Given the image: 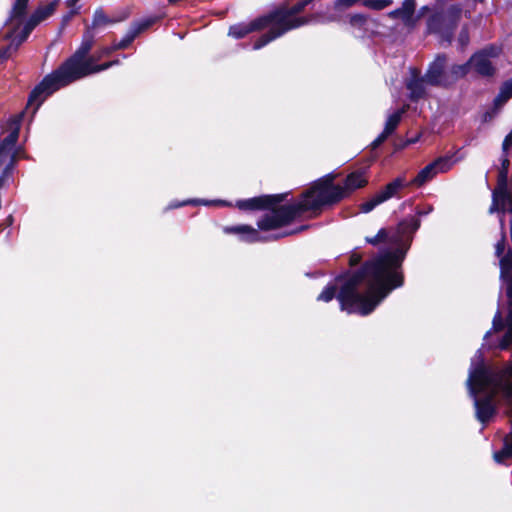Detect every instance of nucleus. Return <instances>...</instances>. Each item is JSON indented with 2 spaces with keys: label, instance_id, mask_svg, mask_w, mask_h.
I'll list each match as a JSON object with an SVG mask.
<instances>
[{
  "label": "nucleus",
  "instance_id": "nucleus-29",
  "mask_svg": "<svg viewBox=\"0 0 512 512\" xmlns=\"http://www.w3.org/2000/svg\"><path fill=\"white\" fill-rule=\"evenodd\" d=\"M156 20L157 19L155 17H149L141 21L134 22L131 25V29L138 36L140 33L150 28L156 22Z\"/></svg>",
  "mask_w": 512,
  "mask_h": 512
},
{
  "label": "nucleus",
  "instance_id": "nucleus-21",
  "mask_svg": "<svg viewBox=\"0 0 512 512\" xmlns=\"http://www.w3.org/2000/svg\"><path fill=\"white\" fill-rule=\"evenodd\" d=\"M405 111V108H400L393 112L391 115H389L383 129V131L386 132V135L391 136L395 132V130L397 129L398 125L401 122L402 116L405 113Z\"/></svg>",
  "mask_w": 512,
  "mask_h": 512
},
{
  "label": "nucleus",
  "instance_id": "nucleus-17",
  "mask_svg": "<svg viewBox=\"0 0 512 512\" xmlns=\"http://www.w3.org/2000/svg\"><path fill=\"white\" fill-rule=\"evenodd\" d=\"M19 138V127L13 129L1 142H0V165L10 153V150L15 146Z\"/></svg>",
  "mask_w": 512,
  "mask_h": 512
},
{
  "label": "nucleus",
  "instance_id": "nucleus-18",
  "mask_svg": "<svg viewBox=\"0 0 512 512\" xmlns=\"http://www.w3.org/2000/svg\"><path fill=\"white\" fill-rule=\"evenodd\" d=\"M121 19H115L107 16L102 8H97L94 11L92 23L86 27V29H91L94 32L95 29L104 27L109 24H115L119 22Z\"/></svg>",
  "mask_w": 512,
  "mask_h": 512
},
{
  "label": "nucleus",
  "instance_id": "nucleus-61",
  "mask_svg": "<svg viewBox=\"0 0 512 512\" xmlns=\"http://www.w3.org/2000/svg\"><path fill=\"white\" fill-rule=\"evenodd\" d=\"M507 401H508V402H510V403H512V397H511V399H510V400H507Z\"/></svg>",
  "mask_w": 512,
  "mask_h": 512
},
{
  "label": "nucleus",
  "instance_id": "nucleus-42",
  "mask_svg": "<svg viewBox=\"0 0 512 512\" xmlns=\"http://www.w3.org/2000/svg\"><path fill=\"white\" fill-rule=\"evenodd\" d=\"M499 370L503 381H512V361Z\"/></svg>",
  "mask_w": 512,
  "mask_h": 512
},
{
  "label": "nucleus",
  "instance_id": "nucleus-22",
  "mask_svg": "<svg viewBox=\"0 0 512 512\" xmlns=\"http://www.w3.org/2000/svg\"><path fill=\"white\" fill-rule=\"evenodd\" d=\"M366 243L378 246L380 243H389L392 245V230L390 228H381L377 234L365 238Z\"/></svg>",
  "mask_w": 512,
  "mask_h": 512
},
{
  "label": "nucleus",
  "instance_id": "nucleus-39",
  "mask_svg": "<svg viewBox=\"0 0 512 512\" xmlns=\"http://www.w3.org/2000/svg\"><path fill=\"white\" fill-rule=\"evenodd\" d=\"M115 43H113L111 46H106L101 48L96 55V60H100L102 57L110 56L113 52L117 51Z\"/></svg>",
  "mask_w": 512,
  "mask_h": 512
},
{
  "label": "nucleus",
  "instance_id": "nucleus-58",
  "mask_svg": "<svg viewBox=\"0 0 512 512\" xmlns=\"http://www.w3.org/2000/svg\"><path fill=\"white\" fill-rule=\"evenodd\" d=\"M500 226H501V229L504 230V227H505L504 217L500 218Z\"/></svg>",
  "mask_w": 512,
  "mask_h": 512
},
{
  "label": "nucleus",
  "instance_id": "nucleus-46",
  "mask_svg": "<svg viewBox=\"0 0 512 512\" xmlns=\"http://www.w3.org/2000/svg\"><path fill=\"white\" fill-rule=\"evenodd\" d=\"M505 250V234L503 233L502 238L495 245V253L497 256H501Z\"/></svg>",
  "mask_w": 512,
  "mask_h": 512
},
{
  "label": "nucleus",
  "instance_id": "nucleus-59",
  "mask_svg": "<svg viewBox=\"0 0 512 512\" xmlns=\"http://www.w3.org/2000/svg\"><path fill=\"white\" fill-rule=\"evenodd\" d=\"M416 141H417V138H415V139H411V140H407V141H406V143H405V145L413 144V143H415Z\"/></svg>",
  "mask_w": 512,
  "mask_h": 512
},
{
  "label": "nucleus",
  "instance_id": "nucleus-54",
  "mask_svg": "<svg viewBox=\"0 0 512 512\" xmlns=\"http://www.w3.org/2000/svg\"><path fill=\"white\" fill-rule=\"evenodd\" d=\"M80 0H66V5L70 8L74 7Z\"/></svg>",
  "mask_w": 512,
  "mask_h": 512
},
{
  "label": "nucleus",
  "instance_id": "nucleus-3",
  "mask_svg": "<svg viewBox=\"0 0 512 512\" xmlns=\"http://www.w3.org/2000/svg\"><path fill=\"white\" fill-rule=\"evenodd\" d=\"M95 42V34L91 29H85L79 47L51 73L31 90L27 106H34L33 114L37 112L47 97L61 88L77 81L79 74L92 61L96 55H90Z\"/></svg>",
  "mask_w": 512,
  "mask_h": 512
},
{
  "label": "nucleus",
  "instance_id": "nucleus-37",
  "mask_svg": "<svg viewBox=\"0 0 512 512\" xmlns=\"http://www.w3.org/2000/svg\"><path fill=\"white\" fill-rule=\"evenodd\" d=\"M337 175L334 172H330L320 178H318L316 181L320 182L324 185L330 186V187H341L339 184H335Z\"/></svg>",
  "mask_w": 512,
  "mask_h": 512
},
{
  "label": "nucleus",
  "instance_id": "nucleus-5",
  "mask_svg": "<svg viewBox=\"0 0 512 512\" xmlns=\"http://www.w3.org/2000/svg\"><path fill=\"white\" fill-rule=\"evenodd\" d=\"M420 225L419 217L410 215L402 219L395 228H390L392 230V245L395 247L385 249L371 260L394 272L404 273L403 262Z\"/></svg>",
  "mask_w": 512,
  "mask_h": 512
},
{
  "label": "nucleus",
  "instance_id": "nucleus-45",
  "mask_svg": "<svg viewBox=\"0 0 512 512\" xmlns=\"http://www.w3.org/2000/svg\"><path fill=\"white\" fill-rule=\"evenodd\" d=\"M390 135H386V132L382 131L371 143L372 149L378 148Z\"/></svg>",
  "mask_w": 512,
  "mask_h": 512
},
{
  "label": "nucleus",
  "instance_id": "nucleus-53",
  "mask_svg": "<svg viewBox=\"0 0 512 512\" xmlns=\"http://www.w3.org/2000/svg\"><path fill=\"white\" fill-rule=\"evenodd\" d=\"M8 50L9 49L0 50V59H7L9 57Z\"/></svg>",
  "mask_w": 512,
  "mask_h": 512
},
{
  "label": "nucleus",
  "instance_id": "nucleus-16",
  "mask_svg": "<svg viewBox=\"0 0 512 512\" xmlns=\"http://www.w3.org/2000/svg\"><path fill=\"white\" fill-rule=\"evenodd\" d=\"M416 2L415 0H404L402 6L391 11L390 17L400 18L404 22L411 20L415 13Z\"/></svg>",
  "mask_w": 512,
  "mask_h": 512
},
{
  "label": "nucleus",
  "instance_id": "nucleus-20",
  "mask_svg": "<svg viewBox=\"0 0 512 512\" xmlns=\"http://www.w3.org/2000/svg\"><path fill=\"white\" fill-rule=\"evenodd\" d=\"M343 282H344L343 280L336 281V279L334 280V282H329L323 288L322 292L317 296V301H322V302L328 303V302L332 301L334 298H336L338 300V293L340 290V286L338 285V283H341V285H342Z\"/></svg>",
  "mask_w": 512,
  "mask_h": 512
},
{
  "label": "nucleus",
  "instance_id": "nucleus-60",
  "mask_svg": "<svg viewBox=\"0 0 512 512\" xmlns=\"http://www.w3.org/2000/svg\"><path fill=\"white\" fill-rule=\"evenodd\" d=\"M475 2L482 3L484 0H474Z\"/></svg>",
  "mask_w": 512,
  "mask_h": 512
},
{
  "label": "nucleus",
  "instance_id": "nucleus-14",
  "mask_svg": "<svg viewBox=\"0 0 512 512\" xmlns=\"http://www.w3.org/2000/svg\"><path fill=\"white\" fill-rule=\"evenodd\" d=\"M425 83H427L426 79L420 76L417 69H414L410 80L406 83V88L409 90V99L412 102H418L426 97Z\"/></svg>",
  "mask_w": 512,
  "mask_h": 512
},
{
  "label": "nucleus",
  "instance_id": "nucleus-19",
  "mask_svg": "<svg viewBox=\"0 0 512 512\" xmlns=\"http://www.w3.org/2000/svg\"><path fill=\"white\" fill-rule=\"evenodd\" d=\"M512 98V78L504 81L499 89L498 94L493 100L495 107H501Z\"/></svg>",
  "mask_w": 512,
  "mask_h": 512
},
{
  "label": "nucleus",
  "instance_id": "nucleus-44",
  "mask_svg": "<svg viewBox=\"0 0 512 512\" xmlns=\"http://www.w3.org/2000/svg\"><path fill=\"white\" fill-rule=\"evenodd\" d=\"M362 261V254L360 253H357V252H352L351 255L349 256V266L350 267H355L357 265H359Z\"/></svg>",
  "mask_w": 512,
  "mask_h": 512
},
{
  "label": "nucleus",
  "instance_id": "nucleus-7",
  "mask_svg": "<svg viewBox=\"0 0 512 512\" xmlns=\"http://www.w3.org/2000/svg\"><path fill=\"white\" fill-rule=\"evenodd\" d=\"M468 383L473 396L483 392L487 387H492V391H499L503 396L506 381H503L499 369L492 371L481 363L470 373Z\"/></svg>",
  "mask_w": 512,
  "mask_h": 512
},
{
  "label": "nucleus",
  "instance_id": "nucleus-23",
  "mask_svg": "<svg viewBox=\"0 0 512 512\" xmlns=\"http://www.w3.org/2000/svg\"><path fill=\"white\" fill-rule=\"evenodd\" d=\"M57 2L53 1L46 5L37 7L30 15L37 20L38 24L50 17L56 10Z\"/></svg>",
  "mask_w": 512,
  "mask_h": 512
},
{
  "label": "nucleus",
  "instance_id": "nucleus-27",
  "mask_svg": "<svg viewBox=\"0 0 512 512\" xmlns=\"http://www.w3.org/2000/svg\"><path fill=\"white\" fill-rule=\"evenodd\" d=\"M38 25V22L33 17H29V19L25 22L21 32L17 35L16 40L17 44H22L28 36L31 34V32L35 29V27Z\"/></svg>",
  "mask_w": 512,
  "mask_h": 512
},
{
  "label": "nucleus",
  "instance_id": "nucleus-4",
  "mask_svg": "<svg viewBox=\"0 0 512 512\" xmlns=\"http://www.w3.org/2000/svg\"><path fill=\"white\" fill-rule=\"evenodd\" d=\"M454 163L455 160H453V155H444L427 164L409 182L406 181L404 176L396 177L391 182L387 183L371 199L361 203L360 211L362 213L371 212L375 207L388 201L389 199L393 197H399V192L406 187H422L427 182L431 181L438 173H445L449 171Z\"/></svg>",
  "mask_w": 512,
  "mask_h": 512
},
{
  "label": "nucleus",
  "instance_id": "nucleus-1",
  "mask_svg": "<svg viewBox=\"0 0 512 512\" xmlns=\"http://www.w3.org/2000/svg\"><path fill=\"white\" fill-rule=\"evenodd\" d=\"M289 194H263L238 200L236 207L243 211H268L257 221V227L262 231H271L291 224L307 212L318 216L325 207H332L344 200L340 187H330L317 181H313L299 195L298 201L283 204Z\"/></svg>",
  "mask_w": 512,
  "mask_h": 512
},
{
  "label": "nucleus",
  "instance_id": "nucleus-34",
  "mask_svg": "<svg viewBox=\"0 0 512 512\" xmlns=\"http://www.w3.org/2000/svg\"><path fill=\"white\" fill-rule=\"evenodd\" d=\"M15 162H16V158H15V155H11L10 156V161L9 163L5 166V168L3 169L0 177H3V180L5 182L8 181L9 178L12 177V174H13V170H14V166H15Z\"/></svg>",
  "mask_w": 512,
  "mask_h": 512
},
{
  "label": "nucleus",
  "instance_id": "nucleus-12",
  "mask_svg": "<svg viewBox=\"0 0 512 512\" xmlns=\"http://www.w3.org/2000/svg\"><path fill=\"white\" fill-rule=\"evenodd\" d=\"M469 64L478 76L484 78L494 77L497 71L491 60L484 53H473L469 58Z\"/></svg>",
  "mask_w": 512,
  "mask_h": 512
},
{
  "label": "nucleus",
  "instance_id": "nucleus-15",
  "mask_svg": "<svg viewBox=\"0 0 512 512\" xmlns=\"http://www.w3.org/2000/svg\"><path fill=\"white\" fill-rule=\"evenodd\" d=\"M512 202V196L507 190V195L502 194L501 189H495L492 194V205L489 209L490 213L500 212L502 215L506 212V204Z\"/></svg>",
  "mask_w": 512,
  "mask_h": 512
},
{
  "label": "nucleus",
  "instance_id": "nucleus-6",
  "mask_svg": "<svg viewBox=\"0 0 512 512\" xmlns=\"http://www.w3.org/2000/svg\"><path fill=\"white\" fill-rule=\"evenodd\" d=\"M462 5L452 4L447 9L433 12L426 20V33L437 35L442 43H452L462 15Z\"/></svg>",
  "mask_w": 512,
  "mask_h": 512
},
{
  "label": "nucleus",
  "instance_id": "nucleus-52",
  "mask_svg": "<svg viewBox=\"0 0 512 512\" xmlns=\"http://www.w3.org/2000/svg\"><path fill=\"white\" fill-rule=\"evenodd\" d=\"M430 211H432V207H429V209L427 211H422V210L417 209L415 216L418 217V216L426 215Z\"/></svg>",
  "mask_w": 512,
  "mask_h": 512
},
{
  "label": "nucleus",
  "instance_id": "nucleus-28",
  "mask_svg": "<svg viewBox=\"0 0 512 512\" xmlns=\"http://www.w3.org/2000/svg\"><path fill=\"white\" fill-rule=\"evenodd\" d=\"M29 0H15L11 10V18L23 19L26 16Z\"/></svg>",
  "mask_w": 512,
  "mask_h": 512
},
{
  "label": "nucleus",
  "instance_id": "nucleus-13",
  "mask_svg": "<svg viewBox=\"0 0 512 512\" xmlns=\"http://www.w3.org/2000/svg\"><path fill=\"white\" fill-rule=\"evenodd\" d=\"M223 232L225 234H237L240 236L242 241L247 243H256L265 240V238L259 234L257 229L247 224L225 226L223 228Z\"/></svg>",
  "mask_w": 512,
  "mask_h": 512
},
{
  "label": "nucleus",
  "instance_id": "nucleus-32",
  "mask_svg": "<svg viewBox=\"0 0 512 512\" xmlns=\"http://www.w3.org/2000/svg\"><path fill=\"white\" fill-rule=\"evenodd\" d=\"M349 23L353 27L361 28L367 23V16L361 13L352 14L349 16Z\"/></svg>",
  "mask_w": 512,
  "mask_h": 512
},
{
  "label": "nucleus",
  "instance_id": "nucleus-26",
  "mask_svg": "<svg viewBox=\"0 0 512 512\" xmlns=\"http://www.w3.org/2000/svg\"><path fill=\"white\" fill-rule=\"evenodd\" d=\"M511 458H512V445H509L503 439V447H502V449L495 451L493 453V459L497 464H506V461Z\"/></svg>",
  "mask_w": 512,
  "mask_h": 512
},
{
  "label": "nucleus",
  "instance_id": "nucleus-43",
  "mask_svg": "<svg viewBox=\"0 0 512 512\" xmlns=\"http://www.w3.org/2000/svg\"><path fill=\"white\" fill-rule=\"evenodd\" d=\"M308 227H309L308 225H301L300 227H298V228H296L294 230L285 231V232H283L281 234L273 235V239L277 240V239H280L282 237H286V236H290V235L302 232V231L308 229Z\"/></svg>",
  "mask_w": 512,
  "mask_h": 512
},
{
  "label": "nucleus",
  "instance_id": "nucleus-57",
  "mask_svg": "<svg viewBox=\"0 0 512 512\" xmlns=\"http://www.w3.org/2000/svg\"><path fill=\"white\" fill-rule=\"evenodd\" d=\"M119 63H120V61L118 59H114V60L110 61L111 67L118 65Z\"/></svg>",
  "mask_w": 512,
  "mask_h": 512
},
{
  "label": "nucleus",
  "instance_id": "nucleus-8",
  "mask_svg": "<svg viewBox=\"0 0 512 512\" xmlns=\"http://www.w3.org/2000/svg\"><path fill=\"white\" fill-rule=\"evenodd\" d=\"M268 27L270 29L272 27V23L267 13L253 19L249 23L242 22L231 25L229 27L228 35L234 39H242L252 32L261 31Z\"/></svg>",
  "mask_w": 512,
  "mask_h": 512
},
{
  "label": "nucleus",
  "instance_id": "nucleus-49",
  "mask_svg": "<svg viewBox=\"0 0 512 512\" xmlns=\"http://www.w3.org/2000/svg\"><path fill=\"white\" fill-rule=\"evenodd\" d=\"M506 295L508 297V310H512V280L507 286Z\"/></svg>",
  "mask_w": 512,
  "mask_h": 512
},
{
  "label": "nucleus",
  "instance_id": "nucleus-10",
  "mask_svg": "<svg viewBox=\"0 0 512 512\" xmlns=\"http://www.w3.org/2000/svg\"><path fill=\"white\" fill-rule=\"evenodd\" d=\"M446 56L438 55L436 60L429 66L424 78L427 84L436 87H448L449 75L445 73Z\"/></svg>",
  "mask_w": 512,
  "mask_h": 512
},
{
  "label": "nucleus",
  "instance_id": "nucleus-9",
  "mask_svg": "<svg viewBox=\"0 0 512 512\" xmlns=\"http://www.w3.org/2000/svg\"><path fill=\"white\" fill-rule=\"evenodd\" d=\"M499 391H491L485 394L483 397H475V415L479 422L487 424L497 412V407L494 402L496 395Z\"/></svg>",
  "mask_w": 512,
  "mask_h": 512
},
{
  "label": "nucleus",
  "instance_id": "nucleus-41",
  "mask_svg": "<svg viewBox=\"0 0 512 512\" xmlns=\"http://www.w3.org/2000/svg\"><path fill=\"white\" fill-rule=\"evenodd\" d=\"M478 53H484L485 55H487V58L490 59V58H493V57H497L500 53V50L499 48H497L496 46L494 45H489L479 51H477Z\"/></svg>",
  "mask_w": 512,
  "mask_h": 512
},
{
  "label": "nucleus",
  "instance_id": "nucleus-47",
  "mask_svg": "<svg viewBox=\"0 0 512 512\" xmlns=\"http://www.w3.org/2000/svg\"><path fill=\"white\" fill-rule=\"evenodd\" d=\"M503 388V398L505 400H510L512 397V381H506V384Z\"/></svg>",
  "mask_w": 512,
  "mask_h": 512
},
{
  "label": "nucleus",
  "instance_id": "nucleus-33",
  "mask_svg": "<svg viewBox=\"0 0 512 512\" xmlns=\"http://www.w3.org/2000/svg\"><path fill=\"white\" fill-rule=\"evenodd\" d=\"M507 330L502 336L499 342V348L501 350H507L512 345V327L506 326Z\"/></svg>",
  "mask_w": 512,
  "mask_h": 512
},
{
  "label": "nucleus",
  "instance_id": "nucleus-35",
  "mask_svg": "<svg viewBox=\"0 0 512 512\" xmlns=\"http://www.w3.org/2000/svg\"><path fill=\"white\" fill-rule=\"evenodd\" d=\"M15 162H16V158H15V155H11L10 156V161L9 163L5 166V168L3 169L0 177H3V180L5 182L8 181L9 178L12 177V174H13V170H14V166H15Z\"/></svg>",
  "mask_w": 512,
  "mask_h": 512
},
{
  "label": "nucleus",
  "instance_id": "nucleus-40",
  "mask_svg": "<svg viewBox=\"0 0 512 512\" xmlns=\"http://www.w3.org/2000/svg\"><path fill=\"white\" fill-rule=\"evenodd\" d=\"M470 37H469V31L468 28L465 26L461 29L458 35V42L461 46V48H465L469 43Z\"/></svg>",
  "mask_w": 512,
  "mask_h": 512
},
{
  "label": "nucleus",
  "instance_id": "nucleus-30",
  "mask_svg": "<svg viewBox=\"0 0 512 512\" xmlns=\"http://www.w3.org/2000/svg\"><path fill=\"white\" fill-rule=\"evenodd\" d=\"M392 0H363L362 4L372 10L380 11L390 6Z\"/></svg>",
  "mask_w": 512,
  "mask_h": 512
},
{
  "label": "nucleus",
  "instance_id": "nucleus-25",
  "mask_svg": "<svg viewBox=\"0 0 512 512\" xmlns=\"http://www.w3.org/2000/svg\"><path fill=\"white\" fill-rule=\"evenodd\" d=\"M98 60H92L84 69V71H82L79 76L77 77V81L78 80H81L87 76H90L92 74H95V73H99L101 71H105L109 68H111V64H110V61H107V62H104L102 64H97Z\"/></svg>",
  "mask_w": 512,
  "mask_h": 512
},
{
  "label": "nucleus",
  "instance_id": "nucleus-50",
  "mask_svg": "<svg viewBox=\"0 0 512 512\" xmlns=\"http://www.w3.org/2000/svg\"><path fill=\"white\" fill-rule=\"evenodd\" d=\"M510 425H511L510 432L507 435H505L504 440L509 445H512V420L510 421Z\"/></svg>",
  "mask_w": 512,
  "mask_h": 512
},
{
  "label": "nucleus",
  "instance_id": "nucleus-51",
  "mask_svg": "<svg viewBox=\"0 0 512 512\" xmlns=\"http://www.w3.org/2000/svg\"><path fill=\"white\" fill-rule=\"evenodd\" d=\"M506 326L512 327V310H508V314L506 316Z\"/></svg>",
  "mask_w": 512,
  "mask_h": 512
},
{
  "label": "nucleus",
  "instance_id": "nucleus-36",
  "mask_svg": "<svg viewBox=\"0 0 512 512\" xmlns=\"http://www.w3.org/2000/svg\"><path fill=\"white\" fill-rule=\"evenodd\" d=\"M507 182H508V173L504 172V171H499L498 177H497V188L496 189H501L503 195H507V190H508Z\"/></svg>",
  "mask_w": 512,
  "mask_h": 512
},
{
  "label": "nucleus",
  "instance_id": "nucleus-56",
  "mask_svg": "<svg viewBox=\"0 0 512 512\" xmlns=\"http://www.w3.org/2000/svg\"><path fill=\"white\" fill-rule=\"evenodd\" d=\"M77 11H71L68 15H66L64 18H63V21H68L70 19V17L73 15V14H76Z\"/></svg>",
  "mask_w": 512,
  "mask_h": 512
},
{
  "label": "nucleus",
  "instance_id": "nucleus-38",
  "mask_svg": "<svg viewBox=\"0 0 512 512\" xmlns=\"http://www.w3.org/2000/svg\"><path fill=\"white\" fill-rule=\"evenodd\" d=\"M506 326V320L504 321L500 311H497L493 317L492 327L495 332L502 331Z\"/></svg>",
  "mask_w": 512,
  "mask_h": 512
},
{
  "label": "nucleus",
  "instance_id": "nucleus-11",
  "mask_svg": "<svg viewBox=\"0 0 512 512\" xmlns=\"http://www.w3.org/2000/svg\"><path fill=\"white\" fill-rule=\"evenodd\" d=\"M367 168L361 167L352 172H350L344 179L343 185H341L340 190H342L343 198H348L353 192L358 189L364 188L368 182Z\"/></svg>",
  "mask_w": 512,
  "mask_h": 512
},
{
  "label": "nucleus",
  "instance_id": "nucleus-2",
  "mask_svg": "<svg viewBox=\"0 0 512 512\" xmlns=\"http://www.w3.org/2000/svg\"><path fill=\"white\" fill-rule=\"evenodd\" d=\"M340 309L348 313L369 315L395 289L404 285V273L394 272L372 260L363 262L355 271L338 276Z\"/></svg>",
  "mask_w": 512,
  "mask_h": 512
},
{
  "label": "nucleus",
  "instance_id": "nucleus-55",
  "mask_svg": "<svg viewBox=\"0 0 512 512\" xmlns=\"http://www.w3.org/2000/svg\"><path fill=\"white\" fill-rule=\"evenodd\" d=\"M5 224H6L7 226H10V225H12V224H13V216H12V215H9V216L6 218V220H5Z\"/></svg>",
  "mask_w": 512,
  "mask_h": 512
},
{
  "label": "nucleus",
  "instance_id": "nucleus-48",
  "mask_svg": "<svg viewBox=\"0 0 512 512\" xmlns=\"http://www.w3.org/2000/svg\"><path fill=\"white\" fill-rule=\"evenodd\" d=\"M509 166H510V161L508 159V153H504V156L501 159V167H500L499 171H504V172L509 173Z\"/></svg>",
  "mask_w": 512,
  "mask_h": 512
},
{
  "label": "nucleus",
  "instance_id": "nucleus-24",
  "mask_svg": "<svg viewBox=\"0 0 512 512\" xmlns=\"http://www.w3.org/2000/svg\"><path fill=\"white\" fill-rule=\"evenodd\" d=\"M471 66L469 60L464 64H455L450 69L449 86L454 84L461 78H464L470 71Z\"/></svg>",
  "mask_w": 512,
  "mask_h": 512
},
{
  "label": "nucleus",
  "instance_id": "nucleus-31",
  "mask_svg": "<svg viewBox=\"0 0 512 512\" xmlns=\"http://www.w3.org/2000/svg\"><path fill=\"white\" fill-rule=\"evenodd\" d=\"M137 35L133 32V30L130 28L127 34L117 43H115L116 48L118 50H124L128 48L132 42L135 40Z\"/></svg>",
  "mask_w": 512,
  "mask_h": 512
}]
</instances>
